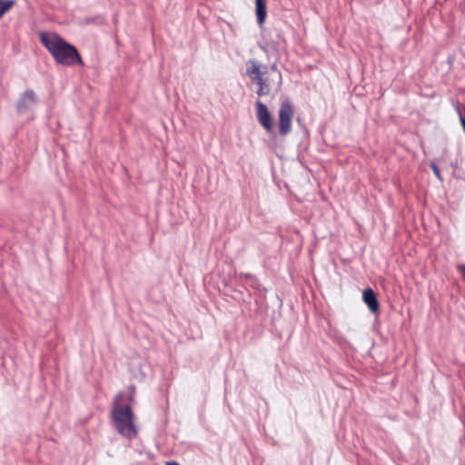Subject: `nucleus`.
Listing matches in <instances>:
<instances>
[{"label":"nucleus","instance_id":"f257e3e1","mask_svg":"<svg viewBox=\"0 0 465 465\" xmlns=\"http://www.w3.org/2000/svg\"><path fill=\"white\" fill-rule=\"evenodd\" d=\"M39 39L57 64L64 66L84 65L77 49L57 34L42 32Z\"/></svg>","mask_w":465,"mask_h":465},{"label":"nucleus","instance_id":"f03ea898","mask_svg":"<svg viewBox=\"0 0 465 465\" xmlns=\"http://www.w3.org/2000/svg\"><path fill=\"white\" fill-rule=\"evenodd\" d=\"M111 417L117 431L124 437L134 439L137 436V429L134 425V415L129 405L121 406L114 403Z\"/></svg>","mask_w":465,"mask_h":465},{"label":"nucleus","instance_id":"7ed1b4c3","mask_svg":"<svg viewBox=\"0 0 465 465\" xmlns=\"http://www.w3.org/2000/svg\"><path fill=\"white\" fill-rule=\"evenodd\" d=\"M253 81L259 85L257 94L263 96L271 93L273 85L277 87L281 85L282 75L275 66H272L270 71H263L262 75L253 77Z\"/></svg>","mask_w":465,"mask_h":465},{"label":"nucleus","instance_id":"20e7f679","mask_svg":"<svg viewBox=\"0 0 465 465\" xmlns=\"http://www.w3.org/2000/svg\"><path fill=\"white\" fill-rule=\"evenodd\" d=\"M294 107L290 101H282L279 109V131L281 135H287L292 130Z\"/></svg>","mask_w":465,"mask_h":465},{"label":"nucleus","instance_id":"39448f33","mask_svg":"<svg viewBox=\"0 0 465 465\" xmlns=\"http://www.w3.org/2000/svg\"><path fill=\"white\" fill-rule=\"evenodd\" d=\"M255 106L258 122L267 132H271L273 128V124L272 114L267 106L261 101H257Z\"/></svg>","mask_w":465,"mask_h":465},{"label":"nucleus","instance_id":"423d86ee","mask_svg":"<svg viewBox=\"0 0 465 465\" xmlns=\"http://www.w3.org/2000/svg\"><path fill=\"white\" fill-rule=\"evenodd\" d=\"M37 100L36 94L33 90H26L19 98L16 109L19 114H23L29 110Z\"/></svg>","mask_w":465,"mask_h":465},{"label":"nucleus","instance_id":"0eeeda50","mask_svg":"<svg viewBox=\"0 0 465 465\" xmlns=\"http://www.w3.org/2000/svg\"><path fill=\"white\" fill-rule=\"evenodd\" d=\"M363 302L368 306L372 313H377L380 309V304L376 293L371 288L364 290L362 293Z\"/></svg>","mask_w":465,"mask_h":465},{"label":"nucleus","instance_id":"6e6552de","mask_svg":"<svg viewBox=\"0 0 465 465\" xmlns=\"http://www.w3.org/2000/svg\"><path fill=\"white\" fill-rule=\"evenodd\" d=\"M255 13L257 16V23L259 25H262L267 15L266 0H255Z\"/></svg>","mask_w":465,"mask_h":465},{"label":"nucleus","instance_id":"1a4fd4ad","mask_svg":"<svg viewBox=\"0 0 465 465\" xmlns=\"http://www.w3.org/2000/svg\"><path fill=\"white\" fill-rule=\"evenodd\" d=\"M246 73L252 80L253 77H258L263 74V72L261 70V66L255 62H252L251 65L248 66Z\"/></svg>","mask_w":465,"mask_h":465},{"label":"nucleus","instance_id":"9d476101","mask_svg":"<svg viewBox=\"0 0 465 465\" xmlns=\"http://www.w3.org/2000/svg\"><path fill=\"white\" fill-rule=\"evenodd\" d=\"M15 0H0V18L7 13L14 5Z\"/></svg>","mask_w":465,"mask_h":465},{"label":"nucleus","instance_id":"9b49d317","mask_svg":"<svg viewBox=\"0 0 465 465\" xmlns=\"http://www.w3.org/2000/svg\"><path fill=\"white\" fill-rule=\"evenodd\" d=\"M430 167L431 168V170H432L433 173L435 174V176H436L440 181H441V180H442V178H441V176H440V169H439V167L437 166V164H436V163H430Z\"/></svg>","mask_w":465,"mask_h":465},{"label":"nucleus","instance_id":"f8f14e48","mask_svg":"<svg viewBox=\"0 0 465 465\" xmlns=\"http://www.w3.org/2000/svg\"><path fill=\"white\" fill-rule=\"evenodd\" d=\"M458 271L463 275V278L465 280V265L464 264H461V265H458Z\"/></svg>","mask_w":465,"mask_h":465},{"label":"nucleus","instance_id":"ddd939ff","mask_svg":"<svg viewBox=\"0 0 465 465\" xmlns=\"http://www.w3.org/2000/svg\"><path fill=\"white\" fill-rule=\"evenodd\" d=\"M165 465H180V464L176 461H166Z\"/></svg>","mask_w":465,"mask_h":465}]
</instances>
